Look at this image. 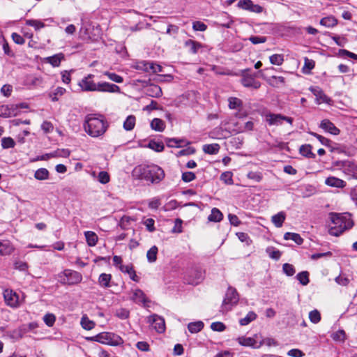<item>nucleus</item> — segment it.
Returning a JSON list of instances; mask_svg holds the SVG:
<instances>
[{"instance_id": "9", "label": "nucleus", "mask_w": 357, "mask_h": 357, "mask_svg": "<svg viewBox=\"0 0 357 357\" xmlns=\"http://www.w3.org/2000/svg\"><path fill=\"white\" fill-rule=\"evenodd\" d=\"M147 321L159 333L165 331V321L162 317L153 314L148 317Z\"/></svg>"}, {"instance_id": "62", "label": "nucleus", "mask_w": 357, "mask_h": 357, "mask_svg": "<svg viewBox=\"0 0 357 357\" xmlns=\"http://www.w3.org/2000/svg\"><path fill=\"white\" fill-rule=\"evenodd\" d=\"M129 311L124 308H119L116 310L115 315L121 319H126L129 317Z\"/></svg>"}, {"instance_id": "2", "label": "nucleus", "mask_w": 357, "mask_h": 357, "mask_svg": "<svg viewBox=\"0 0 357 357\" xmlns=\"http://www.w3.org/2000/svg\"><path fill=\"white\" fill-rule=\"evenodd\" d=\"M329 218L333 225L330 227L328 232L332 236H338L354 226V221L349 213H331Z\"/></svg>"}, {"instance_id": "6", "label": "nucleus", "mask_w": 357, "mask_h": 357, "mask_svg": "<svg viewBox=\"0 0 357 357\" xmlns=\"http://www.w3.org/2000/svg\"><path fill=\"white\" fill-rule=\"evenodd\" d=\"M185 277V280L189 284L197 285L203 280L204 272L200 267L193 266L188 271Z\"/></svg>"}, {"instance_id": "48", "label": "nucleus", "mask_w": 357, "mask_h": 357, "mask_svg": "<svg viewBox=\"0 0 357 357\" xmlns=\"http://www.w3.org/2000/svg\"><path fill=\"white\" fill-rule=\"evenodd\" d=\"M38 327L36 322H31L28 324H24L19 328V331L22 333H26L29 331H33Z\"/></svg>"}, {"instance_id": "51", "label": "nucleus", "mask_w": 357, "mask_h": 357, "mask_svg": "<svg viewBox=\"0 0 357 357\" xmlns=\"http://www.w3.org/2000/svg\"><path fill=\"white\" fill-rule=\"evenodd\" d=\"M15 146V142L13 140V138L8 137H3L1 139V146L3 149H9V148H13Z\"/></svg>"}, {"instance_id": "49", "label": "nucleus", "mask_w": 357, "mask_h": 357, "mask_svg": "<svg viewBox=\"0 0 357 357\" xmlns=\"http://www.w3.org/2000/svg\"><path fill=\"white\" fill-rule=\"evenodd\" d=\"M103 75L107 76L110 80L116 83H122L123 82V77L114 73L105 71L103 73Z\"/></svg>"}, {"instance_id": "15", "label": "nucleus", "mask_w": 357, "mask_h": 357, "mask_svg": "<svg viewBox=\"0 0 357 357\" xmlns=\"http://www.w3.org/2000/svg\"><path fill=\"white\" fill-rule=\"evenodd\" d=\"M97 91L107 93H119L120 87L114 84L102 82L97 83Z\"/></svg>"}, {"instance_id": "46", "label": "nucleus", "mask_w": 357, "mask_h": 357, "mask_svg": "<svg viewBox=\"0 0 357 357\" xmlns=\"http://www.w3.org/2000/svg\"><path fill=\"white\" fill-rule=\"evenodd\" d=\"M297 280L300 282L302 285H307L309 280V273L307 271H302L297 274L296 275Z\"/></svg>"}, {"instance_id": "4", "label": "nucleus", "mask_w": 357, "mask_h": 357, "mask_svg": "<svg viewBox=\"0 0 357 357\" xmlns=\"http://www.w3.org/2000/svg\"><path fill=\"white\" fill-rule=\"evenodd\" d=\"M87 339L112 346H118L123 343V340L120 336L109 332H102Z\"/></svg>"}, {"instance_id": "31", "label": "nucleus", "mask_w": 357, "mask_h": 357, "mask_svg": "<svg viewBox=\"0 0 357 357\" xmlns=\"http://www.w3.org/2000/svg\"><path fill=\"white\" fill-rule=\"evenodd\" d=\"M204 326L203 321H197L194 322H190L188 325V331L191 333H197L201 331Z\"/></svg>"}, {"instance_id": "41", "label": "nucleus", "mask_w": 357, "mask_h": 357, "mask_svg": "<svg viewBox=\"0 0 357 357\" xmlns=\"http://www.w3.org/2000/svg\"><path fill=\"white\" fill-rule=\"evenodd\" d=\"M266 252L270 258L275 260H278L281 257L280 251L271 246L266 249Z\"/></svg>"}, {"instance_id": "17", "label": "nucleus", "mask_w": 357, "mask_h": 357, "mask_svg": "<svg viewBox=\"0 0 357 357\" xmlns=\"http://www.w3.org/2000/svg\"><path fill=\"white\" fill-rule=\"evenodd\" d=\"M324 183L328 186L341 189L347 185V183L344 181L335 176L326 178Z\"/></svg>"}, {"instance_id": "19", "label": "nucleus", "mask_w": 357, "mask_h": 357, "mask_svg": "<svg viewBox=\"0 0 357 357\" xmlns=\"http://www.w3.org/2000/svg\"><path fill=\"white\" fill-rule=\"evenodd\" d=\"M146 94L153 98H160L162 95L161 88L154 84H151L145 88Z\"/></svg>"}, {"instance_id": "53", "label": "nucleus", "mask_w": 357, "mask_h": 357, "mask_svg": "<svg viewBox=\"0 0 357 357\" xmlns=\"http://www.w3.org/2000/svg\"><path fill=\"white\" fill-rule=\"evenodd\" d=\"M97 179L100 183L107 184L110 181V176L107 172L102 171L99 172Z\"/></svg>"}, {"instance_id": "55", "label": "nucleus", "mask_w": 357, "mask_h": 357, "mask_svg": "<svg viewBox=\"0 0 357 357\" xmlns=\"http://www.w3.org/2000/svg\"><path fill=\"white\" fill-rule=\"evenodd\" d=\"M309 319L313 324H317L321 320V314L317 310H312L309 313Z\"/></svg>"}, {"instance_id": "28", "label": "nucleus", "mask_w": 357, "mask_h": 357, "mask_svg": "<svg viewBox=\"0 0 357 357\" xmlns=\"http://www.w3.org/2000/svg\"><path fill=\"white\" fill-rule=\"evenodd\" d=\"M286 218L284 212L281 211L272 216V222L276 227H281Z\"/></svg>"}, {"instance_id": "38", "label": "nucleus", "mask_w": 357, "mask_h": 357, "mask_svg": "<svg viewBox=\"0 0 357 357\" xmlns=\"http://www.w3.org/2000/svg\"><path fill=\"white\" fill-rule=\"evenodd\" d=\"M257 314L254 312L253 311L249 312L247 315L244 317L240 319L239 324L241 326H247L248 325L251 321L255 320L257 319Z\"/></svg>"}, {"instance_id": "26", "label": "nucleus", "mask_w": 357, "mask_h": 357, "mask_svg": "<svg viewBox=\"0 0 357 357\" xmlns=\"http://www.w3.org/2000/svg\"><path fill=\"white\" fill-rule=\"evenodd\" d=\"M112 275L107 273H101L98 278V284L103 288H109L111 287L110 282Z\"/></svg>"}, {"instance_id": "23", "label": "nucleus", "mask_w": 357, "mask_h": 357, "mask_svg": "<svg viewBox=\"0 0 357 357\" xmlns=\"http://www.w3.org/2000/svg\"><path fill=\"white\" fill-rule=\"evenodd\" d=\"M241 84L245 87H252L254 89H258L260 86V83L256 81L252 77L244 76L241 79Z\"/></svg>"}, {"instance_id": "60", "label": "nucleus", "mask_w": 357, "mask_h": 357, "mask_svg": "<svg viewBox=\"0 0 357 357\" xmlns=\"http://www.w3.org/2000/svg\"><path fill=\"white\" fill-rule=\"evenodd\" d=\"M70 154L68 149H59L54 153H51L52 157L68 158Z\"/></svg>"}, {"instance_id": "59", "label": "nucleus", "mask_w": 357, "mask_h": 357, "mask_svg": "<svg viewBox=\"0 0 357 357\" xmlns=\"http://www.w3.org/2000/svg\"><path fill=\"white\" fill-rule=\"evenodd\" d=\"M192 29L195 31H204L206 30L207 26L201 21H195L192 23Z\"/></svg>"}, {"instance_id": "5", "label": "nucleus", "mask_w": 357, "mask_h": 357, "mask_svg": "<svg viewBox=\"0 0 357 357\" xmlns=\"http://www.w3.org/2000/svg\"><path fill=\"white\" fill-rule=\"evenodd\" d=\"M238 301L239 296L236 289L232 287H229L223 299L220 312L222 313L229 312L238 303Z\"/></svg>"}, {"instance_id": "16", "label": "nucleus", "mask_w": 357, "mask_h": 357, "mask_svg": "<svg viewBox=\"0 0 357 357\" xmlns=\"http://www.w3.org/2000/svg\"><path fill=\"white\" fill-rule=\"evenodd\" d=\"M14 250L15 247L9 240H0V257L10 255Z\"/></svg>"}, {"instance_id": "25", "label": "nucleus", "mask_w": 357, "mask_h": 357, "mask_svg": "<svg viewBox=\"0 0 357 357\" xmlns=\"http://www.w3.org/2000/svg\"><path fill=\"white\" fill-rule=\"evenodd\" d=\"M84 236L86 238V241L89 246L93 247L96 245L98 240V237L95 232L91 231H85Z\"/></svg>"}, {"instance_id": "42", "label": "nucleus", "mask_w": 357, "mask_h": 357, "mask_svg": "<svg viewBox=\"0 0 357 357\" xmlns=\"http://www.w3.org/2000/svg\"><path fill=\"white\" fill-rule=\"evenodd\" d=\"M65 93L66 89L64 88L58 86L50 94V97L52 101H57L59 97L63 96Z\"/></svg>"}, {"instance_id": "61", "label": "nucleus", "mask_w": 357, "mask_h": 357, "mask_svg": "<svg viewBox=\"0 0 357 357\" xmlns=\"http://www.w3.org/2000/svg\"><path fill=\"white\" fill-rule=\"evenodd\" d=\"M211 328L213 331L222 332L225 330L226 326L222 322L216 321V322H213L211 324Z\"/></svg>"}, {"instance_id": "27", "label": "nucleus", "mask_w": 357, "mask_h": 357, "mask_svg": "<svg viewBox=\"0 0 357 357\" xmlns=\"http://www.w3.org/2000/svg\"><path fill=\"white\" fill-rule=\"evenodd\" d=\"M223 218L222 212L217 208H213L211 214L208 217L210 222H218Z\"/></svg>"}, {"instance_id": "13", "label": "nucleus", "mask_w": 357, "mask_h": 357, "mask_svg": "<svg viewBox=\"0 0 357 357\" xmlns=\"http://www.w3.org/2000/svg\"><path fill=\"white\" fill-rule=\"evenodd\" d=\"M137 68L146 72L151 70L154 73L162 71L161 66L153 62H147L144 61L139 62L137 66Z\"/></svg>"}, {"instance_id": "36", "label": "nucleus", "mask_w": 357, "mask_h": 357, "mask_svg": "<svg viewBox=\"0 0 357 357\" xmlns=\"http://www.w3.org/2000/svg\"><path fill=\"white\" fill-rule=\"evenodd\" d=\"M284 238L285 240H292L298 245H301L303 242V239L296 233L287 232L284 234Z\"/></svg>"}, {"instance_id": "22", "label": "nucleus", "mask_w": 357, "mask_h": 357, "mask_svg": "<svg viewBox=\"0 0 357 357\" xmlns=\"http://www.w3.org/2000/svg\"><path fill=\"white\" fill-rule=\"evenodd\" d=\"M64 59V55L62 53L54 54L52 56H48L45 59V61L50 63L53 67H58L60 66L61 61Z\"/></svg>"}, {"instance_id": "3", "label": "nucleus", "mask_w": 357, "mask_h": 357, "mask_svg": "<svg viewBox=\"0 0 357 357\" xmlns=\"http://www.w3.org/2000/svg\"><path fill=\"white\" fill-rule=\"evenodd\" d=\"M84 131L92 137L102 136L107 130L108 123L102 117L89 114L85 117L83 124Z\"/></svg>"}, {"instance_id": "10", "label": "nucleus", "mask_w": 357, "mask_h": 357, "mask_svg": "<svg viewBox=\"0 0 357 357\" xmlns=\"http://www.w3.org/2000/svg\"><path fill=\"white\" fill-rule=\"evenodd\" d=\"M266 121L269 126H279L281 125L282 121H285L287 123L292 124L293 119L283 116L280 114L268 113L265 116Z\"/></svg>"}, {"instance_id": "54", "label": "nucleus", "mask_w": 357, "mask_h": 357, "mask_svg": "<svg viewBox=\"0 0 357 357\" xmlns=\"http://www.w3.org/2000/svg\"><path fill=\"white\" fill-rule=\"evenodd\" d=\"M270 62L273 65L280 66L284 61L282 54H273L269 57Z\"/></svg>"}, {"instance_id": "33", "label": "nucleus", "mask_w": 357, "mask_h": 357, "mask_svg": "<svg viewBox=\"0 0 357 357\" xmlns=\"http://www.w3.org/2000/svg\"><path fill=\"white\" fill-rule=\"evenodd\" d=\"M300 153L308 158H314L315 154L312 152V146L310 144H304L300 147Z\"/></svg>"}, {"instance_id": "34", "label": "nucleus", "mask_w": 357, "mask_h": 357, "mask_svg": "<svg viewBox=\"0 0 357 357\" xmlns=\"http://www.w3.org/2000/svg\"><path fill=\"white\" fill-rule=\"evenodd\" d=\"M49 171L46 168H40L35 172L34 177L39 181L47 180L49 178Z\"/></svg>"}, {"instance_id": "29", "label": "nucleus", "mask_w": 357, "mask_h": 357, "mask_svg": "<svg viewBox=\"0 0 357 357\" xmlns=\"http://www.w3.org/2000/svg\"><path fill=\"white\" fill-rule=\"evenodd\" d=\"M136 117L134 115H129L123 122V127L126 131L132 130L135 126Z\"/></svg>"}, {"instance_id": "1", "label": "nucleus", "mask_w": 357, "mask_h": 357, "mask_svg": "<svg viewBox=\"0 0 357 357\" xmlns=\"http://www.w3.org/2000/svg\"><path fill=\"white\" fill-rule=\"evenodd\" d=\"M134 178L149 181L151 183H159L165 177L163 169L156 165H138L132 172Z\"/></svg>"}, {"instance_id": "11", "label": "nucleus", "mask_w": 357, "mask_h": 357, "mask_svg": "<svg viewBox=\"0 0 357 357\" xmlns=\"http://www.w3.org/2000/svg\"><path fill=\"white\" fill-rule=\"evenodd\" d=\"M130 300L137 304L143 305L144 306H145L146 303L149 302V300L147 298L144 291L137 288L132 289Z\"/></svg>"}, {"instance_id": "43", "label": "nucleus", "mask_w": 357, "mask_h": 357, "mask_svg": "<svg viewBox=\"0 0 357 357\" xmlns=\"http://www.w3.org/2000/svg\"><path fill=\"white\" fill-rule=\"evenodd\" d=\"M26 24L33 26L36 31H39L45 26L42 21L38 20H26Z\"/></svg>"}, {"instance_id": "8", "label": "nucleus", "mask_w": 357, "mask_h": 357, "mask_svg": "<svg viewBox=\"0 0 357 357\" xmlns=\"http://www.w3.org/2000/svg\"><path fill=\"white\" fill-rule=\"evenodd\" d=\"M93 75L89 74L79 82L78 85L82 91L85 92L97 91V83L93 80Z\"/></svg>"}, {"instance_id": "47", "label": "nucleus", "mask_w": 357, "mask_h": 357, "mask_svg": "<svg viewBox=\"0 0 357 357\" xmlns=\"http://www.w3.org/2000/svg\"><path fill=\"white\" fill-rule=\"evenodd\" d=\"M259 344L260 345V347L263 344H266L268 347H276L278 345V343L273 338H271V337L262 338L261 337V338H259Z\"/></svg>"}, {"instance_id": "7", "label": "nucleus", "mask_w": 357, "mask_h": 357, "mask_svg": "<svg viewBox=\"0 0 357 357\" xmlns=\"http://www.w3.org/2000/svg\"><path fill=\"white\" fill-rule=\"evenodd\" d=\"M259 338H261V335L255 334L253 337L241 336L236 338V340L241 346L259 349L260 348V345L259 344Z\"/></svg>"}, {"instance_id": "30", "label": "nucleus", "mask_w": 357, "mask_h": 357, "mask_svg": "<svg viewBox=\"0 0 357 357\" xmlns=\"http://www.w3.org/2000/svg\"><path fill=\"white\" fill-rule=\"evenodd\" d=\"M151 128L155 131L162 132L165 128V123L162 119L155 118L151 122Z\"/></svg>"}, {"instance_id": "35", "label": "nucleus", "mask_w": 357, "mask_h": 357, "mask_svg": "<svg viewBox=\"0 0 357 357\" xmlns=\"http://www.w3.org/2000/svg\"><path fill=\"white\" fill-rule=\"evenodd\" d=\"M220 145L218 144H205L203 146V151L207 154H216L220 150Z\"/></svg>"}, {"instance_id": "21", "label": "nucleus", "mask_w": 357, "mask_h": 357, "mask_svg": "<svg viewBox=\"0 0 357 357\" xmlns=\"http://www.w3.org/2000/svg\"><path fill=\"white\" fill-rule=\"evenodd\" d=\"M119 269L121 272L128 274L130 278L132 280H133L135 282H139V278L137 275V274L133 268V266L132 264L121 265L119 266Z\"/></svg>"}, {"instance_id": "45", "label": "nucleus", "mask_w": 357, "mask_h": 357, "mask_svg": "<svg viewBox=\"0 0 357 357\" xmlns=\"http://www.w3.org/2000/svg\"><path fill=\"white\" fill-rule=\"evenodd\" d=\"M220 180L227 185H232L234 183L232 172L229 171L223 172L220 175Z\"/></svg>"}, {"instance_id": "18", "label": "nucleus", "mask_w": 357, "mask_h": 357, "mask_svg": "<svg viewBox=\"0 0 357 357\" xmlns=\"http://www.w3.org/2000/svg\"><path fill=\"white\" fill-rule=\"evenodd\" d=\"M66 273L68 274L67 278L68 285L77 284L82 280V275L75 271L66 269Z\"/></svg>"}, {"instance_id": "56", "label": "nucleus", "mask_w": 357, "mask_h": 357, "mask_svg": "<svg viewBox=\"0 0 357 357\" xmlns=\"http://www.w3.org/2000/svg\"><path fill=\"white\" fill-rule=\"evenodd\" d=\"M43 321L47 326L52 327L55 323L56 317L54 314L47 313L43 317Z\"/></svg>"}, {"instance_id": "50", "label": "nucleus", "mask_w": 357, "mask_h": 357, "mask_svg": "<svg viewBox=\"0 0 357 357\" xmlns=\"http://www.w3.org/2000/svg\"><path fill=\"white\" fill-rule=\"evenodd\" d=\"M236 126L238 127L234 130V131L237 133H239L246 130H252L254 128V123L252 121H248L244 124L243 126H238V124Z\"/></svg>"}, {"instance_id": "40", "label": "nucleus", "mask_w": 357, "mask_h": 357, "mask_svg": "<svg viewBox=\"0 0 357 357\" xmlns=\"http://www.w3.org/2000/svg\"><path fill=\"white\" fill-rule=\"evenodd\" d=\"M147 147H149V149H151L156 152H161L164 150V148H165L162 142H155L154 140H151L149 142Z\"/></svg>"}, {"instance_id": "52", "label": "nucleus", "mask_w": 357, "mask_h": 357, "mask_svg": "<svg viewBox=\"0 0 357 357\" xmlns=\"http://www.w3.org/2000/svg\"><path fill=\"white\" fill-rule=\"evenodd\" d=\"M315 63L312 59H309L308 58H305L304 60V66L303 68V73H309L311 70L314 68Z\"/></svg>"}, {"instance_id": "57", "label": "nucleus", "mask_w": 357, "mask_h": 357, "mask_svg": "<svg viewBox=\"0 0 357 357\" xmlns=\"http://www.w3.org/2000/svg\"><path fill=\"white\" fill-rule=\"evenodd\" d=\"M0 116L5 118H8L15 116V114L10 112L9 105H3L0 106Z\"/></svg>"}, {"instance_id": "58", "label": "nucleus", "mask_w": 357, "mask_h": 357, "mask_svg": "<svg viewBox=\"0 0 357 357\" xmlns=\"http://www.w3.org/2000/svg\"><path fill=\"white\" fill-rule=\"evenodd\" d=\"M229 107L230 109H236L242 105V101L237 98H229Z\"/></svg>"}, {"instance_id": "37", "label": "nucleus", "mask_w": 357, "mask_h": 357, "mask_svg": "<svg viewBox=\"0 0 357 357\" xmlns=\"http://www.w3.org/2000/svg\"><path fill=\"white\" fill-rule=\"evenodd\" d=\"M80 324L84 329L88 331L93 329L96 325L95 323L90 320L86 314L82 316Z\"/></svg>"}, {"instance_id": "12", "label": "nucleus", "mask_w": 357, "mask_h": 357, "mask_svg": "<svg viewBox=\"0 0 357 357\" xmlns=\"http://www.w3.org/2000/svg\"><path fill=\"white\" fill-rule=\"evenodd\" d=\"M237 6L241 9L256 13H260L263 11V8L261 6L254 4L251 0H240Z\"/></svg>"}, {"instance_id": "14", "label": "nucleus", "mask_w": 357, "mask_h": 357, "mask_svg": "<svg viewBox=\"0 0 357 357\" xmlns=\"http://www.w3.org/2000/svg\"><path fill=\"white\" fill-rule=\"evenodd\" d=\"M3 297L8 305L12 307L18 306V296L13 290L6 289L3 292Z\"/></svg>"}, {"instance_id": "32", "label": "nucleus", "mask_w": 357, "mask_h": 357, "mask_svg": "<svg viewBox=\"0 0 357 357\" xmlns=\"http://www.w3.org/2000/svg\"><path fill=\"white\" fill-rule=\"evenodd\" d=\"M337 24V20L333 16L325 17L320 20V24L328 28L333 27Z\"/></svg>"}, {"instance_id": "63", "label": "nucleus", "mask_w": 357, "mask_h": 357, "mask_svg": "<svg viewBox=\"0 0 357 357\" xmlns=\"http://www.w3.org/2000/svg\"><path fill=\"white\" fill-rule=\"evenodd\" d=\"M283 271L288 276H292L295 273V269L291 264H284L282 266Z\"/></svg>"}, {"instance_id": "64", "label": "nucleus", "mask_w": 357, "mask_h": 357, "mask_svg": "<svg viewBox=\"0 0 357 357\" xmlns=\"http://www.w3.org/2000/svg\"><path fill=\"white\" fill-rule=\"evenodd\" d=\"M143 223L146 226V228L149 231L153 232L155 231V220L153 219L148 218L145 220Z\"/></svg>"}, {"instance_id": "44", "label": "nucleus", "mask_w": 357, "mask_h": 357, "mask_svg": "<svg viewBox=\"0 0 357 357\" xmlns=\"http://www.w3.org/2000/svg\"><path fill=\"white\" fill-rule=\"evenodd\" d=\"M185 45L189 48L190 52L193 54H196L201 47V45L199 43L192 40H187Z\"/></svg>"}, {"instance_id": "20", "label": "nucleus", "mask_w": 357, "mask_h": 357, "mask_svg": "<svg viewBox=\"0 0 357 357\" xmlns=\"http://www.w3.org/2000/svg\"><path fill=\"white\" fill-rule=\"evenodd\" d=\"M320 128L334 135L340 133V130L328 119H324L321 122Z\"/></svg>"}, {"instance_id": "39", "label": "nucleus", "mask_w": 357, "mask_h": 357, "mask_svg": "<svg viewBox=\"0 0 357 357\" xmlns=\"http://www.w3.org/2000/svg\"><path fill=\"white\" fill-rule=\"evenodd\" d=\"M158 250V248L155 245H153L147 251L146 257L150 263H153L156 261Z\"/></svg>"}, {"instance_id": "24", "label": "nucleus", "mask_w": 357, "mask_h": 357, "mask_svg": "<svg viewBox=\"0 0 357 357\" xmlns=\"http://www.w3.org/2000/svg\"><path fill=\"white\" fill-rule=\"evenodd\" d=\"M311 91L316 96V101L317 104H321L324 102H328L330 99L325 95V93L319 89H312Z\"/></svg>"}]
</instances>
